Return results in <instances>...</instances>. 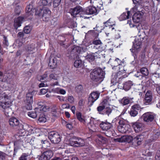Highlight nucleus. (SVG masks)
<instances>
[{
	"instance_id": "nucleus-1",
	"label": "nucleus",
	"mask_w": 160,
	"mask_h": 160,
	"mask_svg": "<svg viewBox=\"0 0 160 160\" xmlns=\"http://www.w3.org/2000/svg\"><path fill=\"white\" fill-rule=\"evenodd\" d=\"M121 61L119 59L117 58L115 59L114 61V63L115 64V66H117L118 65L119 66L118 68H119V71H118L114 75V77L112 79L111 81V82L116 83L118 82L120 79H122L123 78V76L122 75L124 72L125 70L124 69L123 66L121 65Z\"/></svg>"
},
{
	"instance_id": "nucleus-2",
	"label": "nucleus",
	"mask_w": 160,
	"mask_h": 160,
	"mask_svg": "<svg viewBox=\"0 0 160 160\" xmlns=\"http://www.w3.org/2000/svg\"><path fill=\"white\" fill-rule=\"evenodd\" d=\"M105 72L100 68L94 69L90 74L91 79L96 82H101L104 77Z\"/></svg>"
},
{
	"instance_id": "nucleus-3",
	"label": "nucleus",
	"mask_w": 160,
	"mask_h": 160,
	"mask_svg": "<svg viewBox=\"0 0 160 160\" xmlns=\"http://www.w3.org/2000/svg\"><path fill=\"white\" fill-rule=\"evenodd\" d=\"M10 96L4 92L0 93V106L4 109L10 108L12 105Z\"/></svg>"
},
{
	"instance_id": "nucleus-4",
	"label": "nucleus",
	"mask_w": 160,
	"mask_h": 160,
	"mask_svg": "<svg viewBox=\"0 0 160 160\" xmlns=\"http://www.w3.org/2000/svg\"><path fill=\"white\" fill-rule=\"evenodd\" d=\"M24 133V132L22 134L21 131H19L18 133L15 135L16 139L14 142L15 146L18 147H20L29 143L30 138L24 137V135H23Z\"/></svg>"
},
{
	"instance_id": "nucleus-5",
	"label": "nucleus",
	"mask_w": 160,
	"mask_h": 160,
	"mask_svg": "<svg viewBox=\"0 0 160 160\" xmlns=\"http://www.w3.org/2000/svg\"><path fill=\"white\" fill-rule=\"evenodd\" d=\"M51 13V11L49 8H44L43 9L40 8L37 10L35 14L41 16L43 21H47L50 17Z\"/></svg>"
},
{
	"instance_id": "nucleus-6",
	"label": "nucleus",
	"mask_w": 160,
	"mask_h": 160,
	"mask_svg": "<svg viewBox=\"0 0 160 160\" xmlns=\"http://www.w3.org/2000/svg\"><path fill=\"white\" fill-rule=\"evenodd\" d=\"M121 115L117 119H118L119 121L118 122L119 125L118 127V131L122 133H127L128 132L130 126L127 124V121L122 118H120Z\"/></svg>"
},
{
	"instance_id": "nucleus-7",
	"label": "nucleus",
	"mask_w": 160,
	"mask_h": 160,
	"mask_svg": "<svg viewBox=\"0 0 160 160\" xmlns=\"http://www.w3.org/2000/svg\"><path fill=\"white\" fill-rule=\"evenodd\" d=\"M104 25L106 27L105 29V32L107 36H108L110 33L114 31L113 26L115 25V22L112 19L110 18L107 21L103 22Z\"/></svg>"
},
{
	"instance_id": "nucleus-8",
	"label": "nucleus",
	"mask_w": 160,
	"mask_h": 160,
	"mask_svg": "<svg viewBox=\"0 0 160 160\" xmlns=\"http://www.w3.org/2000/svg\"><path fill=\"white\" fill-rule=\"evenodd\" d=\"M138 42H137V39L136 38L134 40V42H133L134 49H138L140 48L142 42L144 40V38L145 37V32L142 29L138 30Z\"/></svg>"
},
{
	"instance_id": "nucleus-9",
	"label": "nucleus",
	"mask_w": 160,
	"mask_h": 160,
	"mask_svg": "<svg viewBox=\"0 0 160 160\" xmlns=\"http://www.w3.org/2000/svg\"><path fill=\"white\" fill-rule=\"evenodd\" d=\"M35 92V91H29L26 94L25 107L28 110H31L32 109V104L33 102V97Z\"/></svg>"
},
{
	"instance_id": "nucleus-10",
	"label": "nucleus",
	"mask_w": 160,
	"mask_h": 160,
	"mask_svg": "<svg viewBox=\"0 0 160 160\" xmlns=\"http://www.w3.org/2000/svg\"><path fill=\"white\" fill-rule=\"evenodd\" d=\"M69 142V144L73 147H82L85 145V142L84 140L76 137L70 139Z\"/></svg>"
},
{
	"instance_id": "nucleus-11",
	"label": "nucleus",
	"mask_w": 160,
	"mask_h": 160,
	"mask_svg": "<svg viewBox=\"0 0 160 160\" xmlns=\"http://www.w3.org/2000/svg\"><path fill=\"white\" fill-rule=\"evenodd\" d=\"M131 11L134 13L132 16L133 22L136 23L139 22L143 15V13L142 12V8L141 10H137V9L135 10L132 8Z\"/></svg>"
},
{
	"instance_id": "nucleus-12",
	"label": "nucleus",
	"mask_w": 160,
	"mask_h": 160,
	"mask_svg": "<svg viewBox=\"0 0 160 160\" xmlns=\"http://www.w3.org/2000/svg\"><path fill=\"white\" fill-rule=\"evenodd\" d=\"M9 123L10 125L13 128L19 126L20 128V130L19 131H21L22 133L25 132V130L23 129V125L20 123L19 120L17 118L13 117L9 119Z\"/></svg>"
},
{
	"instance_id": "nucleus-13",
	"label": "nucleus",
	"mask_w": 160,
	"mask_h": 160,
	"mask_svg": "<svg viewBox=\"0 0 160 160\" xmlns=\"http://www.w3.org/2000/svg\"><path fill=\"white\" fill-rule=\"evenodd\" d=\"M100 124V121L91 117L90 122L88 124L87 126L89 129L92 132H95Z\"/></svg>"
},
{
	"instance_id": "nucleus-14",
	"label": "nucleus",
	"mask_w": 160,
	"mask_h": 160,
	"mask_svg": "<svg viewBox=\"0 0 160 160\" xmlns=\"http://www.w3.org/2000/svg\"><path fill=\"white\" fill-rule=\"evenodd\" d=\"M48 138L54 144L58 143L61 140L60 135L57 132H54L49 133Z\"/></svg>"
},
{
	"instance_id": "nucleus-15",
	"label": "nucleus",
	"mask_w": 160,
	"mask_h": 160,
	"mask_svg": "<svg viewBox=\"0 0 160 160\" xmlns=\"http://www.w3.org/2000/svg\"><path fill=\"white\" fill-rule=\"evenodd\" d=\"M100 93L97 91L93 92L91 93L88 98V104L91 106L93 103L98 98Z\"/></svg>"
},
{
	"instance_id": "nucleus-16",
	"label": "nucleus",
	"mask_w": 160,
	"mask_h": 160,
	"mask_svg": "<svg viewBox=\"0 0 160 160\" xmlns=\"http://www.w3.org/2000/svg\"><path fill=\"white\" fill-rule=\"evenodd\" d=\"M53 151L51 150H47L44 151L39 157V160H49L53 156Z\"/></svg>"
},
{
	"instance_id": "nucleus-17",
	"label": "nucleus",
	"mask_w": 160,
	"mask_h": 160,
	"mask_svg": "<svg viewBox=\"0 0 160 160\" xmlns=\"http://www.w3.org/2000/svg\"><path fill=\"white\" fill-rule=\"evenodd\" d=\"M33 3L31 2L27 6L26 10V15L25 17L28 19L31 18V17L33 14Z\"/></svg>"
},
{
	"instance_id": "nucleus-18",
	"label": "nucleus",
	"mask_w": 160,
	"mask_h": 160,
	"mask_svg": "<svg viewBox=\"0 0 160 160\" xmlns=\"http://www.w3.org/2000/svg\"><path fill=\"white\" fill-rule=\"evenodd\" d=\"M155 116L154 113L150 112H147L144 113L142 117L144 121L148 122L152 121Z\"/></svg>"
},
{
	"instance_id": "nucleus-19",
	"label": "nucleus",
	"mask_w": 160,
	"mask_h": 160,
	"mask_svg": "<svg viewBox=\"0 0 160 160\" xmlns=\"http://www.w3.org/2000/svg\"><path fill=\"white\" fill-rule=\"evenodd\" d=\"M141 108L140 106L138 104H135L132 107L130 112V114L132 116L134 117L138 113V111Z\"/></svg>"
},
{
	"instance_id": "nucleus-20",
	"label": "nucleus",
	"mask_w": 160,
	"mask_h": 160,
	"mask_svg": "<svg viewBox=\"0 0 160 160\" xmlns=\"http://www.w3.org/2000/svg\"><path fill=\"white\" fill-rule=\"evenodd\" d=\"M28 20L26 18L22 17H19L15 19L14 26L16 29H17L21 26V24L24 21Z\"/></svg>"
},
{
	"instance_id": "nucleus-21",
	"label": "nucleus",
	"mask_w": 160,
	"mask_h": 160,
	"mask_svg": "<svg viewBox=\"0 0 160 160\" xmlns=\"http://www.w3.org/2000/svg\"><path fill=\"white\" fill-rule=\"evenodd\" d=\"M152 100V95L151 91H147L145 96V99L143 103L145 105L150 104Z\"/></svg>"
},
{
	"instance_id": "nucleus-22",
	"label": "nucleus",
	"mask_w": 160,
	"mask_h": 160,
	"mask_svg": "<svg viewBox=\"0 0 160 160\" xmlns=\"http://www.w3.org/2000/svg\"><path fill=\"white\" fill-rule=\"evenodd\" d=\"M48 109V107L44 105H38L37 107L35 108L34 111L36 113L39 115L41 113H43V112H46Z\"/></svg>"
},
{
	"instance_id": "nucleus-23",
	"label": "nucleus",
	"mask_w": 160,
	"mask_h": 160,
	"mask_svg": "<svg viewBox=\"0 0 160 160\" xmlns=\"http://www.w3.org/2000/svg\"><path fill=\"white\" fill-rule=\"evenodd\" d=\"M132 127L136 132H139L141 131L144 128V125L142 123L136 122L133 123Z\"/></svg>"
},
{
	"instance_id": "nucleus-24",
	"label": "nucleus",
	"mask_w": 160,
	"mask_h": 160,
	"mask_svg": "<svg viewBox=\"0 0 160 160\" xmlns=\"http://www.w3.org/2000/svg\"><path fill=\"white\" fill-rule=\"evenodd\" d=\"M87 49V48L85 46L84 48V47L81 48L79 46H74L72 48V52L78 55L82 52H85Z\"/></svg>"
},
{
	"instance_id": "nucleus-25",
	"label": "nucleus",
	"mask_w": 160,
	"mask_h": 160,
	"mask_svg": "<svg viewBox=\"0 0 160 160\" xmlns=\"http://www.w3.org/2000/svg\"><path fill=\"white\" fill-rule=\"evenodd\" d=\"M83 11L82 8L80 6H77L70 10L71 15L74 17H75L77 15L80 14Z\"/></svg>"
},
{
	"instance_id": "nucleus-26",
	"label": "nucleus",
	"mask_w": 160,
	"mask_h": 160,
	"mask_svg": "<svg viewBox=\"0 0 160 160\" xmlns=\"http://www.w3.org/2000/svg\"><path fill=\"white\" fill-rule=\"evenodd\" d=\"M134 139L131 136L125 135L121 137V138L117 139L118 141L119 142H127L128 143L131 142Z\"/></svg>"
},
{
	"instance_id": "nucleus-27",
	"label": "nucleus",
	"mask_w": 160,
	"mask_h": 160,
	"mask_svg": "<svg viewBox=\"0 0 160 160\" xmlns=\"http://www.w3.org/2000/svg\"><path fill=\"white\" fill-rule=\"evenodd\" d=\"M100 128L103 130L105 131H108L109 130L112 126V124L107 121L102 122L99 124Z\"/></svg>"
},
{
	"instance_id": "nucleus-28",
	"label": "nucleus",
	"mask_w": 160,
	"mask_h": 160,
	"mask_svg": "<svg viewBox=\"0 0 160 160\" xmlns=\"http://www.w3.org/2000/svg\"><path fill=\"white\" fill-rule=\"evenodd\" d=\"M85 13L86 14H97V10L95 7L90 6L87 7L85 10Z\"/></svg>"
},
{
	"instance_id": "nucleus-29",
	"label": "nucleus",
	"mask_w": 160,
	"mask_h": 160,
	"mask_svg": "<svg viewBox=\"0 0 160 160\" xmlns=\"http://www.w3.org/2000/svg\"><path fill=\"white\" fill-rule=\"evenodd\" d=\"M160 135V132L159 131L155 132H153L151 136V139L148 141H145V144H148V143L152 142L153 141L156 140L159 137Z\"/></svg>"
},
{
	"instance_id": "nucleus-30",
	"label": "nucleus",
	"mask_w": 160,
	"mask_h": 160,
	"mask_svg": "<svg viewBox=\"0 0 160 160\" xmlns=\"http://www.w3.org/2000/svg\"><path fill=\"white\" fill-rule=\"evenodd\" d=\"M130 11H128L127 12H123L119 17V19L120 21H122L125 20L131 17L132 14H131Z\"/></svg>"
},
{
	"instance_id": "nucleus-31",
	"label": "nucleus",
	"mask_w": 160,
	"mask_h": 160,
	"mask_svg": "<svg viewBox=\"0 0 160 160\" xmlns=\"http://www.w3.org/2000/svg\"><path fill=\"white\" fill-rule=\"evenodd\" d=\"M57 60L56 58L50 57L48 63V66L51 68H55L57 66Z\"/></svg>"
},
{
	"instance_id": "nucleus-32",
	"label": "nucleus",
	"mask_w": 160,
	"mask_h": 160,
	"mask_svg": "<svg viewBox=\"0 0 160 160\" xmlns=\"http://www.w3.org/2000/svg\"><path fill=\"white\" fill-rule=\"evenodd\" d=\"M132 1L133 3L135 4V6L132 8L133 9L141 10L142 8L141 5L142 0H132Z\"/></svg>"
},
{
	"instance_id": "nucleus-33",
	"label": "nucleus",
	"mask_w": 160,
	"mask_h": 160,
	"mask_svg": "<svg viewBox=\"0 0 160 160\" xmlns=\"http://www.w3.org/2000/svg\"><path fill=\"white\" fill-rule=\"evenodd\" d=\"M77 119L81 122L84 124L86 123V120L85 119L84 116H82L81 112H77L76 113Z\"/></svg>"
},
{
	"instance_id": "nucleus-34",
	"label": "nucleus",
	"mask_w": 160,
	"mask_h": 160,
	"mask_svg": "<svg viewBox=\"0 0 160 160\" xmlns=\"http://www.w3.org/2000/svg\"><path fill=\"white\" fill-rule=\"evenodd\" d=\"M93 45L92 47L93 48L99 49L102 44V43L99 40H94L92 42Z\"/></svg>"
},
{
	"instance_id": "nucleus-35",
	"label": "nucleus",
	"mask_w": 160,
	"mask_h": 160,
	"mask_svg": "<svg viewBox=\"0 0 160 160\" xmlns=\"http://www.w3.org/2000/svg\"><path fill=\"white\" fill-rule=\"evenodd\" d=\"M133 98H129L128 97H123L119 102L122 105H126L128 104L130 102V100H132Z\"/></svg>"
},
{
	"instance_id": "nucleus-36",
	"label": "nucleus",
	"mask_w": 160,
	"mask_h": 160,
	"mask_svg": "<svg viewBox=\"0 0 160 160\" xmlns=\"http://www.w3.org/2000/svg\"><path fill=\"white\" fill-rule=\"evenodd\" d=\"M132 85V82L131 81H128L123 84V88L125 91H128L129 90Z\"/></svg>"
},
{
	"instance_id": "nucleus-37",
	"label": "nucleus",
	"mask_w": 160,
	"mask_h": 160,
	"mask_svg": "<svg viewBox=\"0 0 160 160\" xmlns=\"http://www.w3.org/2000/svg\"><path fill=\"white\" fill-rule=\"evenodd\" d=\"M36 47L35 44H32L30 45L27 49V52L28 53H32L35 50Z\"/></svg>"
},
{
	"instance_id": "nucleus-38",
	"label": "nucleus",
	"mask_w": 160,
	"mask_h": 160,
	"mask_svg": "<svg viewBox=\"0 0 160 160\" xmlns=\"http://www.w3.org/2000/svg\"><path fill=\"white\" fill-rule=\"evenodd\" d=\"M46 118L44 113H41L39 116L38 121L40 122H45L46 121Z\"/></svg>"
},
{
	"instance_id": "nucleus-39",
	"label": "nucleus",
	"mask_w": 160,
	"mask_h": 160,
	"mask_svg": "<svg viewBox=\"0 0 160 160\" xmlns=\"http://www.w3.org/2000/svg\"><path fill=\"white\" fill-rule=\"evenodd\" d=\"M94 53L88 54L86 57V59L89 62L94 61L95 59V56Z\"/></svg>"
},
{
	"instance_id": "nucleus-40",
	"label": "nucleus",
	"mask_w": 160,
	"mask_h": 160,
	"mask_svg": "<svg viewBox=\"0 0 160 160\" xmlns=\"http://www.w3.org/2000/svg\"><path fill=\"white\" fill-rule=\"evenodd\" d=\"M59 77V74L56 73H52L49 76V78L50 79H53L57 80H58Z\"/></svg>"
},
{
	"instance_id": "nucleus-41",
	"label": "nucleus",
	"mask_w": 160,
	"mask_h": 160,
	"mask_svg": "<svg viewBox=\"0 0 160 160\" xmlns=\"http://www.w3.org/2000/svg\"><path fill=\"white\" fill-rule=\"evenodd\" d=\"M143 136L142 135H139L134 138L135 141H137V143L138 145L141 144V141L142 140L143 138Z\"/></svg>"
},
{
	"instance_id": "nucleus-42",
	"label": "nucleus",
	"mask_w": 160,
	"mask_h": 160,
	"mask_svg": "<svg viewBox=\"0 0 160 160\" xmlns=\"http://www.w3.org/2000/svg\"><path fill=\"white\" fill-rule=\"evenodd\" d=\"M112 109L111 108L109 107H106L105 108L103 115H107L109 116L112 112Z\"/></svg>"
},
{
	"instance_id": "nucleus-43",
	"label": "nucleus",
	"mask_w": 160,
	"mask_h": 160,
	"mask_svg": "<svg viewBox=\"0 0 160 160\" xmlns=\"http://www.w3.org/2000/svg\"><path fill=\"white\" fill-rule=\"evenodd\" d=\"M140 60L141 64L142 65H145L147 64L148 60L144 55L142 56L140 58Z\"/></svg>"
},
{
	"instance_id": "nucleus-44",
	"label": "nucleus",
	"mask_w": 160,
	"mask_h": 160,
	"mask_svg": "<svg viewBox=\"0 0 160 160\" xmlns=\"http://www.w3.org/2000/svg\"><path fill=\"white\" fill-rule=\"evenodd\" d=\"M105 106L100 105L97 108V110L98 113L99 114L103 115L104 110Z\"/></svg>"
},
{
	"instance_id": "nucleus-45",
	"label": "nucleus",
	"mask_w": 160,
	"mask_h": 160,
	"mask_svg": "<svg viewBox=\"0 0 160 160\" xmlns=\"http://www.w3.org/2000/svg\"><path fill=\"white\" fill-rule=\"evenodd\" d=\"M140 72L144 76H147L148 75L149 72L148 69L146 68H142L140 70Z\"/></svg>"
},
{
	"instance_id": "nucleus-46",
	"label": "nucleus",
	"mask_w": 160,
	"mask_h": 160,
	"mask_svg": "<svg viewBox=\"0 0 160 160\" xmlns=\"http://www.w3.org/2000/svg\"><path fill=\"white\" fill-rule=\"evenodd\" d=\"M82 64V62L81 60H76L74 63V67L77 68L81 67Z\"/></svg>"
},
{
	"instance_id": "nucleus-47",
	"label": "nucleus",
	"mask_w": 160,
	"mask_h": 160,
	"mask_svg": "<svg viewBox=\"0 0 160 160\" xmlns=\"http://www.w3.org/2000/svg\"><path fill=\"white\" fill-rule=\"evenodd\" d=\"M42 147L46 148L50 147V144L49 142L47 140L42 141Z\"/></svg>"
},
{
	"instance_id": "nucleus-48",
	"label": "nucleus",
	"mask_w": 160,
	"mask_h": 160,
	"mask_svg": "<svg viewBox=\"0 0 160 160\" xmlns=\"http://www.w3.org/2000/svg\"><path fill=\"white\" fill-rule=\"evenodd\" d=\"M32 29V27L31 26L27 25L23 29L24 32L26 34L29 33Z\"/></svg>"
},
{
	"instance_id": "nucleus-49",
	"label": "nucleus",
	"mask_w": 160,
	"mask_h": 160,
	"mask_svg": "<svg viewBox=\"0 0 160 160\" xmlns=\"http://www.w3.org/2000/svg\"><path fill=\"white\" fill-rule=\"evenodd\" d=\"M19 160H29V156L26 153L22 154L19 158Z\"/></svg>"
},
{
	"instance_id": "nucleus-50",
	"label": "nucleus",
	"mask_w": 160,
	"mask_h": 160,
	"mask_svg": "<svg viewBox=\"0 0 160 160\" xmlns=\"http://www.w3.org/2000/svg\"><path fill=\"white\" fill-rule=\"evenodd\" d=\"M28 114L29 117L33 118H36L37 116V114L34 111L28 112Z\"/></svg>"
},
{
	"instance_id": "nucleus-51",
	"label": "nucleus",
	"mask_w": 160,
	"mask_h": 160,
	"mask_svg": "<svg viewBox=\"0 0 160 160\" xmlns=\"http://www.w3.org/2000/svg\"><path fill=\"white\" fill-rule=\"evenodd\" d=\"M3 112L6 116H9L12 112V109L10 107L7 109H4Z\"/></svg>"
},
{
	"instance_id": "nucleus-52",
	"label": "nucleus",
	"mask_w": 160,
	"mask_h": 160,
	"mask_svg": "<svg viewBox=\"0 0 160 160\" xmlns=\"http://www.w3.org/2000/svg\"><path fill=\"white\" fill-rule=\"evenodd\" d=\"M101 105L102 106H105V108L106 107H109L108 106L109 105V101L107 99H104L102 101Z\"/></svg>"
},
{
	"instance_id": "nucleus-53",
	"label": "nucleus",
	"mask_w": 160,
	"mask_h": 160,
	"mask_svg": "<svg viewBox=\"0 0 160 160\" xmlns=\"http://www.w3.org/2000/svg\"><path fill=\"white\" fill-rule=\"evenodd\" d=\"M82 87L81 85H79L77 86L75 88L76 91L78 93L82 92Z\"/></svg>"
},
{
	"instance_id": "nucleus-54",
	"label": "nucleus",
	"mask_w": 160,
	"mask_h": 160,
	"mask_svg": "<svg viewBox=\"0 0 160 160\" xmlns=\"http://www.w3.org/2000/svg\"><path fill=\"white\" fill-rule=\"evenodd\" d=\"M57 89H58L59 90V92L61 94H62V95H64L66 93V91L64 89H59V88H57L55 89H53L52 90L54 92H57V93H58V92L56 91V90Z\"/></svg>"
},
{
	"instance_id": "nucleus-55",
	"label": "nucleus",
	"mask_w": 160,
	"mask_h": 160,
	"mask_svg": "<svg viewBox=\"0 0 160 160\" xmlns=\"http://www.w3.org/2000/svg\"><path fill=\"white\" fill-rule=\"evenodd\" d=\"M48 74L45 72L43 75L40 76V81L45 80L46 81L48 78Z\"/></svg>"
},
{
	"instance_id": "nucleus-56",
	"label": "nucleus",
	"mask_w": 160,
	"mask_h": 160,
	"mask_svg": "<svg viewBox=\"0 0 160 160\" xmlns=\"http://www.w3.org/2000/svg\"><path fill=\"white\" fill-rule=\"evenodd\" d=\"M66 102H68L71 103H73L74 102V98L72 96H69L68 97Z\"/></svg>"
},
{
	"instance_id": "nucleus-57",
	"label": "nucleus",
	"mask_w": 160,
	"mask_h": 160,
	"mask_svg": "<svg viewBox=\"0 0 160 160\" xmlns=\"http://www.w3.org/2000/svg\"><path fill=\"white\" fill-rule=\"evenodd\" d=\"M7 154L2 151H0V160H4Z\"/></svg>"
},
{
	"instance_id": "nucleus-58",
	"label": "nucleus",
	"mask_w": 160,
	"mask_h": 160,
	"mask_svg": "<svg viewBox=\"0 0 160 160\" xmlns=\"http://www.w3.org/2000/svg\"><path fill=\"white\" fill-rule=\"evenodd\" d=\"M3 44L5 47H8L9 45V43L7 38L5 36H3Z\"/></svg>"
},
{
	"instance_id": "nucleus-59",
	"label": "nucleus",
	"mask_w": 160,
	"mask_h": 160,
	"mask_svg": "<svg viewBox=\"0 0 160 160\" xmlns=\"http://www.w3.org/2000/svg\"><path fill=\"white\" fill-rule=\"evenodd\" d=\"M40 3L42 4L43 6H46L51 4L48 1L46 0H40Z\"/></svg>"
},
{
	"instance_id": "nucleus-60",
	"label": "nucleus",
	"mask_w": 160,
	"mask_h": 160,
	"mask_svg": "<svg viewBox=\"0 0 160 160\" xmlns=\"http://www.w3.org/2000/svg\"><path fill=\"white\" fill-rule=\"evenodd\" d=\"M61 0H54L53 6L54 8L57 7L60 4Z\"/></svg>"
},
{
	"instance_id": "nucleus-61",
	"label": "nucleus",
	"mask_w": 160,
	"mask_h": 160,
	"mask_svg": "<svg viewBox=\"0 0 160 160\" xmlns=\"http://www.w3.org/2000/svg\"><path fill=\"white\" fill-rule=\"evenodd\" d=\"M121 36L118 31H117L115 32L114 36V39H118L120 38Z\"/></svg>"
},
{
	"instance_id": "nucleus-62",
	"label": "nucleus",
	"mask_w": 160,
	"mask_h": 160,
	"mask_svg": "<svg viewBox=\"0 0 160 160\" xmlns=\"http://www.w3.org/2000/svg\"><path fill=\"white\" fill-rule=\"evenodd\" d=\"M29 143L32 145H33L35 144V142L36 141V140L34 138H30V140L29 141Z\"/></svg>"
},
{
	"instance_id": "nucleus-63",
	"label": "nucleus",
	"mask_w": 160,
	"mask_h": 160,
	"mask_svg": "<svg viewBox=\"0 0 160 160\" xmlns=\"http://www.w3.org/2000/svg\"><path fill=\"white\" fill-rule=\"evenodd\" d=\"M48 92V89L42 88L40 90V93L41 94H44Z\"/></svg>"
},
{
	"instance_id": "nucleus-64",
	"label": "nucleus",
	"mask_w": 160,
	"mask_h": 160,
	"mask_svg": "<svg viewBox=\"0 0 160 160\" xmlns=\"http://www.w3.org/2000/svg\"><path fill=\"white\" fill-rule=\"evenodd\" d=\"M156 160H160V150L158 152L155 156Z\"/></svg>"
}]
</instances>
